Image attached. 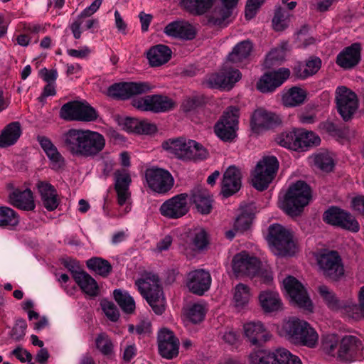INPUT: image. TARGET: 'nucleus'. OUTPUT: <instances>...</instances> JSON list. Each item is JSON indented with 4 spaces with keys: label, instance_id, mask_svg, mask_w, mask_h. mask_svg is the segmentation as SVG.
<instances>
[{
    "label": "nucleus",
    "instance_id": "nucleus-1",
    "mask_svg": "<svg viewBox=\"0 0 364 364\" xmlns=\"http://www.w3.org/2000/svg\"><path fill=\"white\" fill-rule=\"evenodd\" d=\"M63 146L71 156L81 159H94L104 149L105 136L90 129L72 128L62 135Z\"/></svg>",
    "mask_w": 364,
    "mask_h": 364
},
{
    "label": "nucleus",
    "instance_id": "nucleus-2",
    "mask_svg": "<svg viewBox=\"0 0 364 364\" xmlns=\"http://www.w3.org/2000/svg\"><path fill=\"white\" fill-rule=\"evenodd\" d=\"M311 198V189L303 181H297L289 186L282 202V209L291 216H298Z\"/></svg>",
    "mask_w": 364,
    "mask_h": 364
},
{
    "label": "nucleus",
    "instance_id": "nucleus-3",
    "mask_svg": "<svg viewBox=\"0 0 364 364\" xmlns=\"http://www.w3.org/2000/svg\"><path fill=\"white\" fill-rule=\"evenodd\" d=\"M136 285L155 314H162L165 310V305L159 277L151 272L146 273L144 278L136 282Z\"/></svg>",
    "mask_w": 364,
    "mask_h": 364
},
{
    "label": "nucleus",
    "instance_id": "nucleus-4",
    "mask_svg": "<svg viewBox=\"0 0 364 364\" xmlns=\"http://www.w3.org/2000/svg\"><path fill=\"white\" fill-rule=\"evenodd\" d=\"M279 168V161L274 156H263L252 173V183L257 191L266 190L272 183Z\"/></svg>",
    "mask_w": 364,
    "mask_h": 364
},
{
    "label": "nucleus",
    "instance_id": "nucleus-5",
    "mask_svg": "<svg viewBox=\"0 0 364 364\" xmlns=\"http://www.w3.org/2000/svg\"><path fill=\"white\" fill-rule=\"evenodd\" d=\"M239 109L228 107L214 126L216 136L225 142H231L237 136Z\"/></svg>",
    "mask_w": 364,
    "mask_h": 364
},
{
    "label": "nucleus",
    "instance_id": "nucleus-6",
    "mask_svg": "<svg viewBox=\"0 0 364 364\" xmlns=\"http://www.w3.org/2000/svg\"><path fill=\"white\" fill-rule=\"evenodd\" d=\"M267 240L279 255H292L295 252L291 234L279 224H272L269 227Z\"/></svg>",
    "mask_w": 364,
    "mask_h": 364
},
{
    "label": "nucleus",
    "instance_id": "nucleus-7",
    "mask_svg": "<svg viewBox=\"0 0 364 364\" xmlns=\"http://www.w3.org/2000/svg\"><path fill=\"white\" fill-rule=\"evenodd\" d=\"M60 117L67 121L93 122L98 114L87 102L71 101L61 107Z\"/></svg>",
    "mask_w": 364,
    "mask_h": 364
},
{
    "label": "nucleus",
    "instance_id": "nucleus-8",
    "mask_svg": "<svg viewBox=\"0 0 364 364\" xmlns=\"http://www.w3.org/2000/svg\"><path fill=\"white\" fill-rule=\"evenodd\" d=\"M153 88L148 82H122L110 85L107 94L114 100H125L134 95L148 93Z\"/></svg>",
    "mask_w": 364,
    "mask_h": 364
},
{
    "label": "nucleus",
    "instance_id": "nucleus-9",
    "mask_svg": "<svg viewBox=\"0 0 364 364\" xmlns=\"http://www.w3.org/2000/svg\"><path fill=\"white\" fill-rule=\"evenodd\" d=\"M335 95L338 114L345 122L351 120L359 106L356 94L345 86H340L336 88Z\"/></svg>",
    "mask_w": 364,
    "mask_h": 364
},
{
    "label": "nucleus",
    "instance_id": "nucleus-10",
    "mask_svg": "<svg viewBox=\"0 0 364 364\" xmlns=\"http://www.w3.org/2000/svg\"><path fill=\"white\" fill-rule=\"evenodd\" d=\"M317 261L323 274L329 279L337 281L343 276L344 267L338 252L330 250L323 252Z\"/></svg>",
    "mask_w": 364,
    "mask_h": 364
},
{
    "label": "nucleus",
    "instance_id": "nucleus-11",
    "mask_svg": "<svg viewBox=\"0 0 364 364\" xmlns=\"http://www.w3.org/2000/svg\"><path fill=\"white\" fill-rule=\"evenodd\" d=\"M132 105L140 111H150L154 113L165 112L174 107V102L171 98L161 95L134 98Z\"/></svg>",
    "mask_w": 364,
    "mask_h": 364
},
{
    "label": "nucleus",
    "instance_id": "nucleus-12",
    "mask_svg": "<svg viewBox=\"0 0 364 364\" xmlns=\"http://www.w3.org/2000/svg\"><path fill=\"white\" fill-rule=\"evenodd\" d=\"M323 220L331 225L357 232L360 230L358 222L350 213L338 207L332 206L323 215Z\"/></svg>",
    "mask_w": 364,
    "mask_h": 364
},
{
    "label": "nucleus",
    "instance_id": "nucleus-13",
    "mask_svg": "<svg viewBox=\"0 0 364 364\" xmlns=\"http://www.w3.org/2000/svg\"><path fill=\"white\" fill-rule=\"evenodd\" d=\"M283 284L292 301L300 308L312 310V303L307 291L298 279L293 276H288L284 279Z\"/></svg>",
    "mask_w": 364,
    "mask_h": 364
},
{
    "label": "nucleus",
    "instance_id": "nucleus-14",
    "mask_svg": "<svg viewBox=\"0 0 364 364\" xmlns=\"http://www.w3.org/2000/svg\"><path fill=\"white\" fill-rule=\"evenodd\" d=\"M145 176L149 187L158 193H166L173 186L171 174L165 169L149 168L146 171Z\"/></svg>",
    "mask_w": 364,
    "mask_h": 364
},
{
    "label": "nucleus",
    "instance_id": "nucleus-15",
    "mask_svg": "<svg viewBox=\"0 0 364 364\" xmlns=\"http://www.w3.org/2000/svg\"><path fill=\"white\" fill-rule=\"evenodd\" d=\"M338 358L345 361L364 358V346L361 341L354 336H346L340 341Z\"/></svg>",
    "mask_w": 364,
    "mask_h": 364
},
{
    "label": "nucleus",
    "instance_id": "nucleus-16",
    "mask_svg": "<svg viewBox=\"0 0 364 364\" xmlns=\"http://www.w3.org/2000/svg\"><path fill=\"white\" fill-rule=\"evenodd\" d=\"M290 73V70L287 68L267 72L257 82V89L262 93L272 92L289 77Z\"/></svg>",
    "mask_w": 364,
    "mask_h": 364
},
{
    "label": "nucleus",
    "instance_id": "nucleus-17",
    "mask_svg": "<svg viewBox=\"0 0 364 364\" xmlns=\"http://www.w3.org/2000/svg\"><path fill=\"white\" fill-rule=\"evenodd\" d=\"M114 190L117 192V203L120 206L126 205L124 213H120V215L123 216L131 210L129 186L132 179L129 173L119 171L114 172Z\"/></svg>",
    "mask_w": 364,
    "mask_h": 364
},
{
    "label": "nucleus",
    "instance_id": "nucleus-18",
    "mask_svg": "<svg viewBox=\"0 0 364 364\" xmlns=\"http://www.w3.org/2000/svg\"><path fill=\"white\" fill-rule=\"evenodd\" d=\"M188 194L181 193L166 200L160 207L161 214L170 219L183 217L188 212Z\"/></svg>",
    "mask_w": 364,
    "mask_h": 364
},
{
    "label": "nucleus",
    "instance_id": "nucleus-19",
    "mask_svg": "<svg viewBox=\"0 0 364 364\" xmlns=\"http://www.w3.org/2000/svg\"><path fill=\"white\" fill-rule=\"evenodd\" d=\"M261 269V262L255 257L242 252L236 255L232 259V269L237 274L255 277Z\"/></svg>",
    "mask_w": 364,
    "mask_h": 364
},
{
    "label": "nucleus",
    "instance_id": "nucleus-20",
    "mask_svg": "<svg viewBox=\"0 0 364 364\" xmlns=\"http://www.w3.org/2000/svg\"><path fill=\"white\" fill-rule=\"evenodd\" d=\"M211 284V277L208 271L196 269L190 272L186 277V286L189 291L198 296H202Z\"/></svg>",
    "mask_w": 364,
    "mask_h": 364
},
{
    "label": "nucleus",
    "instance_id": "nucleus-21",
    "mask_svg": "<svg viewBox=\"0 0 364 364\" xmlns=\"http://www.w3.org/2000/svg\"><path fill=\"white\" fill-rule=\"evenodd\" d=\"M244 335L247 342L255 347H260L267 341L272 335L265 328L261 321H250L243 326Z\"/></svg>",
    "mask_w": 364,
    "mask_h": 364
},
{
    "label": "nucleus",
    "instance_id": "nucleus-22",
    "mask_svg": "<svg viewBox=\"0 0 364 364\" xmlns=\"http://www.w3.org/2000/svg\"><path fill=\"white\" fill-rule=\"evenodd\" d=\"M282 123L275 113L258 109L252 115L250 126L252 132L259 133L264 129H272Z\"/></svg>",
    "mask_w": 364,
    "mask_h": 364
},
{
    "label": "nucleus",
    "instance_id": "nucleus-23",
    "mask_svg": "<svg viewBox=\"0 0 364 364\" xmlns=\"http://www.w3.org/2000/svg\"><path fill=\"white\" fill-rule=\"evenodd\" d=\"M158 346L160 355L171 359L178 354L179 341L168 328H162L158 334Z\"/></svg>",
    "mask_w": 364,
    "mask_h": 364
},
{
    "label": "nucleus",
    "instance_id": "nucleus-24",
    "mask_svg": "<svg viewBox=\"0 0 364 364\" xmlns=\"http://www.w3.org/2000/svg\"><path fill=\"white\" fill-rule=\"evenodd\" d=\"M242 173L235 166H230L223 174L221 193L228 198L239 191L242 186Z\"/></svg>",
    "mask_w": 364,
    "mask_h": 364
},
{
    "label": "nucleus",
    "instance_id": "nucleus-25",
    "mask_svg": "<svg viewBox=\"0 0 364 364\" xmlns=\"http://www.w3.org/2000/svg\"><path fill=\"white\" fill-rule=\"evenodd\" d=\"M8 201L12 206L24 211H32L36 208L33 194L29 188H14L9 193Z\"/></svg>",
    "mask_w": 364,
    "mask_h": 364
},
{
    "label": "nucleus",
    "instance_id": "nucleus-26",
    "mask_svg": "<svg viewBox=\"0 0 364 364\" xmlns=\"http://www.w3.org/2000/svg\"><path fill=\"white\" fill-rule=\"evenodd\" d=\"M360 60L361 45L359 43H354L338 54L336 63L341 68L348 70L356 66Z\"/></svg>",
    "mask_w": 364,
    "mask_h": 364
},
{
    "label": "nucleus",
    "instance_id": "nucleus-27",
    "mask_svg": "<svg viewBox=\"0 0 364 364\" xmlns=\"http://www.w3.org/2000/svg\"><path fill=\"white\" fill-rule=\"evenodd\" d=\"M191 200L197 210L203 215L209 214L213 209V200L209 191L203 187H195L191 191Z\"/></svg>",
    "mask_w": 364,
    "mask_h": 364
},
{
    "label": "nucleus",
    "instance_id": "nucleus-28",
    "mask_svg": "<svg viewBox=\"0 0 364 364\" xmlns=\"http://www.w3.org/2000/svg\"><path fill=\"white\" fill-rule=\"evenodd\" d=\"M43 205L48 211L55 210L60 203L55 188L50 183L39 181L36 184Z\"/></svg>",
    "mask_w": 364,
    "mask_h": 364
},
{
    "label": "nucleus",
    "instance_id": "nucleus-29",
    "mask_svg": "<svg viewBox=\"0 0 364 364\" xmlns=\"http://www.w3.org/2000/svg\"><path fill=\"white\" fill-rule=\"evenodd\" d=\"M171 54L168 46L159 44L148 50L146 57L151 67H157L166 63L171 59Z\"/></svg>",
    "mask_w": 364,
    "mask_h": 364
},
{
    "label": "nucleus",
    "instance_id": "nucleus-30",
    "mask_svg": "<svg viewBox=\"0 0 364 364\" xmlns=\"http://www.w3.org/2000/svg\"><path fill=\"white\" fill-rule=\"evenodd\" d=\"M22 133L19 122H13L7 124L0 134V147L5 148L14 145Z\"/></svg>",
    "mask_w": 364,
    "mask_h": 364
},
{
    "label": "nucleus",
    "instance_id": "nucleus-31",
    "mask_svg": "<svg viewBox=\"0 0 364 364\" xmlns=\"http://www.w3.org/2000/svg\"><path fill=\"white\" fill-rule=\"evenodd\" d=\"M215 0H180V4L187 12L194 16H202L214 6Z\"/></svg>",
    "mask_w": 364,
    "mask_h": 364
},
{
    "label": "nucleus",
    "instance_id": "nucleus-32",
    "mask_svg": "<svg viewBox=\"0 0 364 364\" xmlns=\"http://www.w3.org/2000/svg\"><path fill=\"white\" fill-rule=\"evenodd\" d=\"M253 49L251 41L246 40L237 43L227 56V61L237 64L247 59Z\"/></svg>",
    "mask_w": 364,
    "mask_h": 364
},
{
    "label": "nucleus",
    "instance_id": "nucleus-33",
    "mask_svg": "<svg viewBox=\"0 0 364 364\" xmlns=\"http://www.w3.org/2000/svg\"><path fill=\"white\" fill-rule=\"evenodd\" d=\"M233 9L225 4L215 6L208 16V22L214 26H226L230 22Z\"/></svg>",
    "mask_w": 364,
    "mask_h": 364
},
{
    "label": "nucleus",
    "instance_id": "nucleus-34",
    "mask_svg": "<svg viewBox=\"0 0 364 364\" xmlns=\"http://www.w3.org/2000/svg\"><path fill=\"white\" fill-rule=\"evenodd\" d=\"M74 280L86 294L90 296L98 295L99 286L97 282L86 272L81 270L80 273H76Z\"/></svg>",
    "mask_w": 364,
    "mask_h": 364
},
{
    "label": "nucleus",
    "instance_id": "nucleus-35",
    "mask_svg": "<svg viewBox=\"0 0 364 364\" xmlns=\"http://www.w3.org/2000/svg\"><path fill=\"white\" fill-rule=\"evenodd\" d=\"M189 139L185 138L169 139L162 143L164 149L173 154L177 159L184 161V155L189 147Z\"/></svg>",
    "mask_w": 364,
    "mask_h": 364
},
{
    "label": "nucleus",
    "instance_id": "nucleus-36",
    "mask_svg": "<svg viewBox=\"0 0 364 364\" xmlns=\"http://www.w3.org/2000/svg\"><path fill=\"white\" fill-rule=\"evenodd\" d=\"M304 323V321L299 319L289 320L286 322L282 327L284 336L291 343L298 345L301 338V334L304 332L303 323Z\"/></svg>",
    "mask_w": 364,
    "mask_h": 364
},
{
    "label": "nucleus",
    "instance_id": "nucleus-37",
    "mask_svg": "<svg viewBox=\"0 0 364 364\" xmlns=\"http://www.w3.org/2000/svg\"><path fill=\"white\" fill-rule=\"evenodd\" d=\"M102 0H95L90 6L85 8L77 16V19L70 25V29L75 39L81 36L80 26L82 23V18L90 17L94 14L100 8Z\"/></svg>",
    "mask_w": 364,
    "mask_h": 364
},
{
    "label": "nucleus",
    "instance_id": "nucleus-38",
    "mask_svg": "<svg viewBox=\"0 0 364 364\" xmlns=\"http://www.w3.org/2000/svg\"><path fill=\"white\" fill-rule=\"evenodd\" d=\"M259 300L262 309L265 312L276 311L281 307L282 303L279 294L274 291L261 292Z\"/></svg>",
    "mask_w": 364,
    "mask_h": 364
},
{
    "label": "nucleus",
    "instance_id": "nucleus-39",
    "mask_svg": "<svg viewBox=\"0 0 364 364\" xmlns=\"http://www.w3.org/2000/svg\"><path fill=\"white\" fill-rule=\"evenodd\" d=\"M298 132L299 129L284 132L277 136L276 141L283 147L298 151L301 148V144L298 143Z\"/></svg>",
    "mask_w": 364,
    "mask_h": 364
},
{
    "label": "nucleus",
    "instance_id": "nucleus-40",
    "mask_svg": "<svg viewBox=\"0 0 364 364\" xmlns=\"http://www.w3.org/2000/svg\"><path fill=\"white\" fill-rule=\"evenodd\" d=\"M318 290L328 308L332 310L343 309L346 313V306H348L349 301L338 299L335 294L325 285L319 286Z\"/></svg>",
    "mask_w": 364,
    "mask_h": 364
},
{
    "label": "nucleus",
    "instance_id": "nucleus-41",
    "mask_svg": "<svg viewBox=\"0 0 364 364\" xmlns=\"http://www.w3.org/2000/svg\"><path fill=\"white\" fill-rule=\"evenodd\" d=\"M278 349L275 352L257 350L249 355L250 364H279Z\"/></svg>",
    "mask_w": 364,
    "mask_h": 364
},
{
    "label": "nucleus",
    "instance_id": "nucleus-42",
    "mask_svg": "<svg viewBox=\"0 0 364 364\" xmlns=\"http://www.w3.org/2000/svg\"><path fill=\"white\" fill-rule=\"evenodd\" d=\"M189 147L184 155V161H199L206 159L209 155L208 150L196 141L189 139Z\"/></svg>",
    "mask_w": 364,
    "mask_h": 364
},
{
    "label": "nucleus",
    "instance_id": "nucleus-43",
    "mask_svg": "<svg viewBox=\"0 0 364 364\" xmlns=\"http://www.w3.org/2000/svg\"><path fill=\"white\" fill-rule=\"evenodd\" d=\"M86 264L89 269L102 277H107L112 270L110 262L101 257H92L86 262Z\"/></svg>",
    "mask_w": 364,
    "mask_h": 364
},
{
    "label": "nucleus",
    "instance_id": "nucleus-44",
    "mask_svg": "<svg viewBox=\"0 0 364 364\" xmlns=\"http://www.w3.org/2000/svg\"><path fill=\"white\" fill-rule=\"evenodd\" d=\"M298 143L301 144V148L298 151H304L309 148L318 146L321 139L318 135L311 131H306L304 129H299Z\"/></svg>",
    "mask_w": 364,
    "mask_h": 364
},
{
    "label": "nucleus",
    "instance_id": "nucleus-45",
    "mask_svg": "<svg viewBox=\"0 0 364 364\" xmlns=\"http://www.w3.org/2000/svg\"><path fill=\"white\" fill-rule=\"evenodd\" d=\"M306 97V92L300 87H293L283 95L282 101L287 107H295L302 104Z\"/></svg>",
    "mask_w": 364,
    "mask_h": 364
},
{
    "label": "nucleus",
    "instance_id": "nucleus-46",
    "mask_svg": "<svg viewBox=\"0 0 364 364\" xmlns=\"http://www.w3.org/2000/svg\"><path fill=\"white\" fill-rule=\"evenodd\" d=\"M358 296V304L349 301L348 306H346V314L355 320L364 318V286L360 287Z\"/></svg>",
    "mask_w": 364,
    "mask_h": 364
},
{
    "label": "nucleus",
    "instance_id": "nucleus-47",
    "mask_svg": "<svg viewBox=\"0 0 364 364\" xmlns=\"http://www.w3.org/2000/svg\"><path fill=\"white\" fill-rule=\"evenodd\" d=\"M114 298L122 310L127 314H132L135 309L134 299L126 291L115 289L113 292Z\"/></svg>",
    "mask_w": 364,
    "mask_h": 364
},
{
    "label": "nucleus",
    "instance_id": "nucleus-48",
    "mask_svg": "<svg viewBox=\"0 0 364 364\" xmlns=\"http://www.w3.org/2000/svg\"><path fill=\"white\" fill-rule=\"evenodd\" d=\"M290 14L280 6H277L272 18V26L276 31H282L288 27Z\"/></svg>",
    "mask_w": 364,
    "mask_h": 364
},
{
    "label": "nucleus",
    "instance_id": "nucleus-49",
    "mask_svg": "<svg viewBox=\"0 0 364 364\" xmlns=\"http://www.w3.org/2000/svg\"><path fill=\"white\" fill-rule=\"evenodd\" d=\"M304 325V332L301 334V339L298 345L307 346L309 348H314L318 343V335L316 331L310 326V325L305 321Z\"/></svg>",
    "mask_w": 364,
    "mask_h": 364
},
{
    "label": "nucleus",
    "instance_id": "nucleus-50",
    "mask_svg": "<svg viewBox=\"0 0 364 364\" xmlns=\"http://www.w3.org/2000/svg\"><path fill=\"white\" fill-rule=\"evenodd\" d=\"M250 288L242 283L238 284L235 288L234 302L237 308H244L250 299Z\"/></svg>",
    "mask_w": 364,
    "mask_h": 364
},
{
    "label": "nucleus",
    "instance_id": "nucleus-51",
    "mask_svg": "<svg viewBox=\"0 0 364 364\" xmlns=\"http://www.w3.org/2000/svg\"><path fill=\"white\" fill-rule=\"evenodd\" d=\"M95 346L97 349L105 356H110L113 353L114 345L105 333L97 335L95 338Z\"/></svg>",
    "mask_w": 364,
    "mask_h": 364
},
{
    "label": "nucleus",
    "instance_id": "nucleus-52",
    "mask_svg": "<svg viewBox=\"0 0 364 364\" xmlns=\"http://www.w3.org/2000/svg\"><path fill=\"white\" fill-rule=\"evenodd\" d=\"M18 222L16 211L9 207L0 208V227L16 226Z\"/></svg>",
    "mask_w": 364,
    "mask_h": 364
},
{
    "label": "nucleus",
    "instance_id": "nucleus-53",
    "mask_svg": "<svg viewBox=\"0 0 364 364\" xmlns=\"http://www.w3.org/2000/svg\"><path fill=\"white\" fill-rule=\"evenodd\" d=\"M339 342L338 337L335 334L325 336L322 339L323 350L331 356H338V345Z\"/></svg>",
    "mask_w": 364,
    "mask_h": 364
},
{
    "label": "nucleus",
    "instance_id": "nucleus-54",
    "mask_svg": "<svg viewBox=\"0 0 364 364\" xmlns=\"http://www.w3.org/2000/svg\"><path fill=\"white\" fill-rule=\"evenodd\" d=\"M311 158L314 166L323 171H331L334 166L333 161L328 154L319 153Z\"/></svg>",
    "mask_w": 364,
    "mask_h": 364
},
{
    "label": "nucleus",
    "instance_id": "nucleus-55",
    "mask_svg": "<svg viewBox=\"0 0 364 364\" xmlns=\"http://www.w3.org/2000/svg\"><path fill=\"white\" fill-rule=\"evenodd\" d=\"M225 77L222 72L218 73H213L208 75L203 82V85L208 88L212 89H227V84L225 83Z\"/></svg>",
    "mask_w": 364,
    "mask_h": 364
},
{
    "label": "nucleus",
    "instance_id": "nucleus-56",
    "mask_svg": "<svg viewBox=\"0 0 364 364\" xmlns=\"http://www.w3.org/2000/svg\"><path fill=\"white\" fill-rule=\"evenodd\" d=\"M222 74L225 77V83L227 84V90H230L232 87L233 85L237 82L242 76L241 73L237 69H234L232 68H228L227 66L224 67L221 70Z\"/></svg>",
    "mask_w": 364,
    "mask_h": 364
},
{
    "label": "nucleus",
    "instance_id": "nucleus-57",
    "mask_svg": "<svg viewBox=\"0 0 364 364\" xmlns=\"http://www.w3.org/2000/svg\"><path fill=\"white\" fill-rule=\"evenodd\" d=\"M205 315V308L203 305L195 304L189 309L188 318L193 323H198L203 321Z\"/></svg>",
    "mask_w": 364,
    "mask_h": 364
},
{
    "label": "nucleus",
    "instance_id": "nucleus-58",
    "mask_svg": "<svg viewBox=\"0 0 364 364\" xmlns=\"http://www.w3.org/2000/svg\"><path fill=\"white\" fill-rule=\"evenodd\" d=\"M192 242L194 247L199 250L205 248L208 244L205 230L203 228L196 230L192 239Z\"/></svg>",
    "mask_w": 364,
    "mask_h": 364
},
{
    "label": "nucleus",
    "instance_id": "nucleus-59",
    "mask_svg": "<svg viewBox=\"0 0 364 364\" xmlns=\"http://www.w3.org/2000/svg\"><path fill=\"white\" fill-rule=\"evenodd\" d=\"M27 323L25 319L18 318L16 320L11 332V337L16 341H21L26 335Z\"/></svg>",
    "mask_w": 364,
    "mask_h": 364
},
{
    "label": "nucleus",
    "instance_id": "nucleus-60",
    "mask_svg": "<svg viewBox=\"0 0 364 364\" xmlns=\"http://www.w3.org/2000/svg\"><path fill=\"white\" fill-rule=\"evenodd\" d=\"M279 364H302L299 357L292 355L285 348L278 349Z\"/></svg>",
    "mask_w": 364,
    "mask_h": 364
},
{
    "label": "nucleus",
    "instance_id": "nucleus-61",
    "mask_svg": "<svg viewBox=\"0 0 364 364\" xmlns=\"http://www.w3.org/2000/svg\"><path fill=\"white\" fill-rule=\"evenodd\" d=\"M203 103V98L200 96H193L184 100L181 105L182 109L185 112H191L200 106Z\"/></svg>",
    "mask_w": 364,
    "mask_h": 364
},
{
    "label": "nucleus",
    "instance_id": "nucleus-62",
    "mask_svg": "<svg viewBox=\"0 0 364 364\" xmlns=\"http://www.w3.org/2000/svg\"><path fill=\"white\" fill-rule=\"evenodd\" d=\"M264 0H247L245 6V18L248 20L255 16Z\"/></svg>",
    "mask_w": 364,
    "mask_h": 364
},
{
    "label": "nucleus",
    "instance_id": "nucleus-63",
    "mask_svg": "<svg viewBox=\"0 0 364 364\" xmlns=\"http://www.w3.org/2000/svg\"><path fill=\"white\" fill-rule=\"evenodd\" d=\"M102 306L105 315L109 319L112 321H117L119 319V312L113 302L104 301Z\"/></svg>",
    "mask_w": 364,
    "mask_h": 364
},
{
    "label": "nucleus",
    "instance_id": "nucleus-64",
    "mask_svg": "<svg viewBox=\"0 0 364 364\" xmlns=\"http://www.w3.org/2000/svg\"><path fill=\"white\" fill-rule=\"evenodd\" d=\"M252 218L246 213H242L238 217H237L234 228L236 230L244 231L247 230L251 225Z\"/></svg>",
    "mask_w": 364,
    "mask_h": 364
}]
</instances>
